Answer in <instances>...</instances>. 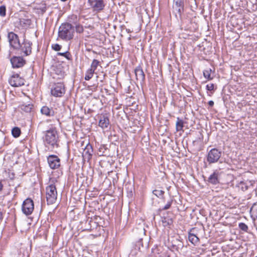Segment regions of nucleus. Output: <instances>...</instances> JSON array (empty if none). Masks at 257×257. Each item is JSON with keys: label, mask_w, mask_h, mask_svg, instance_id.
<instances>
[{"label": "nucleus", "mask_w": 257, "mask_h": 257, "mask_svg": "<svg viewBox=\"0 0 257 257\" xmlns=\"http://www.w3.org/2000/svg\"><path fill=\"white\" fill-rule=\"evenodd\" d=\"M43 137L45 146L48 149H53L58 147L59 137L57 131L55 127L50 128L44 132Z\"/></svg>", "instance_id": "nucleus-1"}, {"label": "nucleus", "mask_w": 257, "mask_h": 257, "mask_svg": "<svg viewBox=\"0 0 257 257\" xmlns=\"http://www.w3.org/2000/svg\"><path fill=\"white\" fill-rule=\"evenodd\" d=\"M74 34V28L71 24L66 23L59 27L58 37L62 40L68 41L73 39Z\"/></svg>", "instance_id": "nucleus-2"}, {"label": "nucleus", "mask_w": 257, "mask_h": 257, "mask_svg": "<svg viewBox=\"0 0 257 257\" xmlns=\"http://www.w3.org/2000/svg\"><path fill=\"white\" fill-rule=\"evenodd\" d=\"M46 199L48 204L55 203L57 198V191L55 185L51 184L46 187Z\"/></svg>", "instance_id": "nucleus-3"}, {"label": "nucleus", "mask_w": 257, "mask_h": 257, "mask_svg": "<svg viewBox=\"0 0 257 257\" xmlns=\"http://www.w3.org/2000/svg\"><path fill=\"white\" fill-rule=\"evenodd\" d=\"M222 155L221 151L213 148L210 150L207 156V161L209 164H213L217 162Z\"/></svg>", "instance_id": "nucleus-4"}, {"label": "nucleus", "mask_w": 257, "mask_h": 257, "mask_svg": "<svg viewBox=\"0 0 257 257\" xmlns=\"http://www.w3.org/2000/svg\"><path fill=\"white\" fill-rule=\"evenodd\" d=\"M88 4L90 9L96 13L102 11L105 7L103 0H88Z\"/></svg>", "instance_id": "nucleus-5"}, {"label": "nucleus", "mask_w": 257, "mask_h": 257, "mask_svg": "<svg viewBox=\"0 0 257 257\" xmlns=\"http://www.w3.org/2000/svg\"><path fill=\"white\" fill-rule=\"evenodd\" d=\"M34 202L31 198H28L23 202L22 209L23 212L26 215L31 214L34 210Z\"/></svg>", "instance_id": "nucleus-6"}, {"label": "nucleus", "mask_w": 257, "mask_h": 257, "mask_svg": "<svg viewBox=\"0 0 257 257\" xmlns=\"http://www.w3.org/2000/svg\"><path fill=\"white\" fill-rule=\"evenodd\" d=\"M51 93L55 97L62 96L65 93L64 85L60 83L55 84L51 88Z\"/></svg>", "instance_id": "nucleus-7"}, {"label": "nucleus", "mask_w": 257, "mask_h": 257, "mask_svg": "<svg viewBox=\"0 0 257 257\" xmlns=\"http://www.w3.org/2000/svg\"><path fill=\"white\" fill-rule=\"evenodd\" d=\"M8 38L11 47L16 49L20 47V44L17 35L11 32L8 33Z\"/></svg>", "instance_id": "nucleus-8"}, {"label": "nucleus", "mask_w": 257, "mask_h": 257, "mask_svg": "<svg viewBox=\"0 0 257 257\" xmlns=\"http://www.w3.org/2000/svg\"><path fill=\"white\" fill-rule=\"evenodd\" d=\"M10 84L14 87L21 86L25 84V80L18 74H14L9 79Z\"/></svg>", "instance_id": "nucleus-9"}, {"label": "nucleus", "mask_w": 257, "mask_h": 257, "mask_svg": "<svg viewBox=\"0 0 257 257\" xmlns=\"http://www.w3.org/2000/svg\"><path fill=\"white\" fill-rule=\"evenodd\" d=\"M47 161L50 167L52 169H57L60 166V160L56 155H52L49 156Z\"/></svg>", "instance_id": "nucleus-10"}, {"label": "nucleus", "mask_w": 257, "mask_h": 257, "mask_svg": "<svg viewBox=\"0 0 257 257\" xmlns=\"http://www.w3.org/2000/svg\"><path fill=\"white\" fill-rule=\"evenodd\" d=\"M11 62L13 68L23 67L26 63L25 60L22 57L14 56L11 59Z\"/></svg>", "instance_id": "nucleus-11"}, {"label": "nucleus", "mask_w": 257, "mask_h": 257, "mask_svg": "<svg viewBox=\"0 0 257 257\" xmlns=\"http://www.w3.org/2000/svg\"><path fill=\"white\" fill-rule=\"evenodd\" d=\"M184 3L183 0H173V9L174 12L181 15L184 11Z\"/></svg>", "instance_id": "nucleus-12"}, {"label": "nucleus", "mask_w": 257, "mask_h": 257, "mask_svg": "<svg viewBox=\"0 0 257 257\" xmlns=\"http://www.w3.org/2000/svg\"><path fill=\"white\" fill-rule=\"evenodd\" d=\"M136 79L141 83H144L145 80V75L141 66H138L135 70Z\"/></svg>", "instance_id": "nucleus-13"}, {"label": "nucleus", "mask_w": 257, "mask_h": 257, "mask_svg": "<svg viewBox=\"0 0 257 257\" xmlns=\"http://www.w3.org/2000/svg\"><path fill=\"white\" fill-rule=\"evenodd\" d=\"M32 43L28 41H24L21 47V50L22 52L26 55H29L32 52Z\"/></svg>", "instance_id": "nucleus-14"}, {"label": "nucleus", "mask_w": 257, "mask_h": 257, "mask_svg": "<svg viewBox=\"0 0 257 257\" xmlns=\"http://www.w3.org/2000/svg\"><path fill=\"white\" fill-rule=\"evenodd\" d=\"M109 124V120L108 117L105 115H102L100 117L98 125L102 128L107 127Z\"/></svg>", "instance_id": "nucleus-15"}, {"label": "nucleus", "mask_w": 257, "mask_h": 257, "mask_svg": "<svg viewBox=\"0 0 257 257\" xmlns=\"http://www.w3.org/2000/svg\"><path fill=\"white\" fill-rule=\"evenodd\" d=\"M93 153V149L90 144H88L84 150L83 156L88 160L91 159Z\"/></svg>", "instance_id": "nucleus-16"}, {"label": "nucleus", "mask_w": 257, "mask_h": 257, "mask_svg": "<svg viewBox=\"0 0 257 257\" xmlns=\"http://www.w3.org/2000/svg\"><path fill=\"white\" fill-rule=\"evenodd\" d=\"M194 231V228H192L190 230L188 234V239L190 242L195 245L199 242V239L196 236V235L193 232Z\"/></svg>", "instance_id": "nucleus-17"}, {"label": "nucleus", "mask_w": 257, "mask_h": 257, "mask_svg": "<svg viewBox=\"0 0 257 257\" xmlns=\"http://www.w3.org/2000/svg\"><path fill=\"white\" fill-rule=\"evenodd\" d=\"M41 112L42 114L49 117L53 116L55 114L53 109L50 108L47 106H44L41 108Z\"/></svg>", "instance_id": "nucleus-18"}, {"label": "nucleus", "mask_w": 257, "mask_h": 257, "mask_svg": "<svg viewBox=\"0 0 257 257\" xmlns=\"http://www.w3.org/2000/svg\"><path fill=\"white\" fill-rule=\"evenodd\" d=\"M219 172L216 171L214 172L208 178V182L212 184H217L219 183Z\"/></svg>", "instance_id": "nucleus-19"}, {"label": "nucleus", "mask_w": 257, "mask_h": 257, "mask_svg": "<svg viewBox=\"0 0 257 257\" xmlns=\"http://www.w3.org/2000/svg\"><path fill=\"white\" fill-rule=\"evenodd\" d=\"M71 18L73 19L74 20H75V21L74 22V23L76 24L75 27L76 32L78 33H83L84 31L83 26L79 24H76L77 20V16L76 15H72L71 16Z\"/></svg>", "instance_id": "nucleus-20"}, {"label": "nucleus", "mask_w": 257, "mask_h": 257, "mask_svg": "<svg viewBox=\"0 0 257 257\" xmlns=\"http://www.w3.org/2000/svg\"><path fill=\"white\" fill-rule=\"evenodd\" d=\"M19 23L21 26L24 28H26L29 27L31 25L32 21L30 19H20Z\"/></svg>", "instance_id": "nucleus-21"}, {"label": "nucleus", "mask_w": 257, "mask_h": 257, "mask_svg": "<svg viewBox=\"0 0 257 257\" xmlns=\"http://www.w3.org/2000/svg\"><path fill=\"white\" fill-rule=\"evenodd\" d=\"M184 121L180 119L179 117L177 118V121L176 123V130L177 132L183 130L184 127Z\"/></svg>", "instance_id": "nucleus-22"}, {"label": "nucleus", "mask_w": 257, "mask_h": 257, "mask_svg": "<svg viewBox=\"0 0 257 257\" xmlns=\"http://www.w3.org/2000/svg\"><path fill=\"white\" fill-rule=\"evenodd\" d=\"M162 222L163 226L170 227L173 224V221L171 218L163 217L162 218Z\"/></svg>", "instance_id": "nucleus-23"}, {"label": "nucleus", "mask_w": 257, "mask_h": 257, "mask_svg": "<svg viewBox=\"0 0 257 257\" xmlns=\"http://www.w3.org/2000/svg\"><path fill=\"white\" fill-rule=\"evenodd\" d=\"M33 105L32 104H23L20 106L21 109L26 112H30L33 109Z\"/></svg>", "instance_id": "nucleus-24"}, {"label": "nucleus", "mask_w": 257, "mask_h": 257, "mask_svg": "<svg viewBox=\"0 0 257 257\" xmlns=\"http://www.w3.org/2000/svg\"><path fill=\"white\" fill-rule=\"evenodd\" d=\"M212 70L210 68H207L203 71V76L205 78L208 80H212L213 77L211 76Z\"/></svg>", "instance_id": "nucleus-25"}, {"label": "nucleus", "mask_w": 257, "mask_h": 257, "mask_svg": "<svg viewBox=\"0 0 257 257\" xmlns=\"http://www.w3.org/2000/svg\"><path fill=\"white\" fill-rule=\"evenodd\" d=\"M21 133V130L18 127H15L12 130V134L14 138L19 137Z\"/></svg>", "instance_id": "nucleus-26"}, {"label": "nucleus", "mask_w": 257, "mask_h": 257, "mask_svg": "<svg viewBox=\"0 0 257 257\" xmlns=\"http://www.w3.org/2000/svg\"><path fill=\"white\" fill-rule=\"evenodd\" d=\"M99 63L100 62L98 60L96 59H93L91 63L90 68L89 69L95 72V71L96 69L98 66L99 65Z\"/></svg>", "instance_id": "nucleus-27"}, {"label": "nucleus", "mask_w": 257, "mask_h": 257, "mask_svg": "<svg viewBox=\"0 0 257 257\" xmlns=\"http://www.w3.org/2000/svg\"><path fill=\"white\" fill-rule=\"evenodd\" d=\"M95 72L92 70L88 69L85 74V80H89L93 76V74Z\"/></svg>", "instance_id": "nucleus-28"}, {"label": "nucleus", "mask_w": 257, "mask_h": 257, "mask_svg": "<svg viewBox=\"0 0 257 257\" xmlns=\"http://www.w3.org/2000/svg\"><path fill=\"white\" fill-rule=\"evenodd\" d=\"M153 193L158 198H161L163 196L164 191L161 190L156 189L153 191Z\"/></svg>", "instance_id": "nucleus-29"}, {"label": "nucleus", "mask_w": 257, "mask_h": 257, "mask_svg": "<svg viewBox=\"0 0 257 257\" xmlns=\"http://www.w3.org/2000/svg\"><path fill=\"white\" fill-rule=\"evenodd\" d=\"M238 227L241 230L244 232H247L248 226L244 223L241 222L238 224Z\"/></svg>", "instance_id": "nucleus-30"}, {"label": "nucleus", "mask_w": 257, "mask_h": 257, "mask_svg": "<svg viewBox=\"0 0 257 257\" xmlns=\"http://www.w3.org/2000/svg\"><path fill=\"white\" fill-rule=\"evenodd\" d=\"M58 55H60V56H64V57L67 58L68 60H70L71 59V54L68 51H66V52H64V53H58Z\"/></svg>", "instance_id": "nucleus-31"}, {"label": "nucleus", "mask_w": 257, "mask_h": 257, "mask_svg": "<svg viewBox=\"0 0 257 257\" xmlns=\"http://www.w3.org/2000/svg\"><path fill=\"white\" fill-rule=\"evenodd\" d=\"M6 8L5 6H2L0 7V16L2 17H5L6 16Z\"/></svg>", "instance_id": "nucleus-32"}, {"label": "nucleus", "mask_w": 257, "mask_h": 257, "mask_svg": "<svg viewBox=\"0 0 257 257\" xmlns=\"http://www.w3.org/2000/svg\"><path fill=\"white\" fill-rule=\"evenodd\" d=\"M61 46L59 45L58 44H55L52 45V48L53 50H54L56 51H58L60 50L61 49Z\"/></svg>", "instance_id": "nucleus-33"}, {"label": "nucleus", "mask_w": 257, "mask_h": 257, "mask_svg": "<svg viewBox=\"0 0 257 257\" xmlns=\"http://www.w3.org/2000/svg\"><path fill=\"white\" fill-rule=\"evenodd\" d=\"M241 189L243 191H245L248 189V185L247 183H245L244 182H241L240 184Z\"/></svg>", "instance_id": "nucleus-34"}, {"label": "nucleus", "mask_w": 257, "mask_h": 257, "mask_svg": "<svg viewBox=\"0 0 257 257\" xmlns=\"http://www.w3.org/2000/svg\"><path fill=\"white\" fill-rule=\"evenodd\" d=\"M214 88V85L213 83H210L206 85V89L208 91L213 90Z\"/></svg>", "instance_id": "nucleus-35"}, {"label": "nucleus", "mask_w": 257, "mask_h": 257, "mask_svg": "<svg viewBox=\"0 0 257 257\" xmlns=\"http://www.w3.org/2000/svg\"><path fill=\"white\" fill-rule=\"evenodd\" d=\"M171 204H172L171 201L168 202V203L165 205V206L162 209L163 210H167V209H169L171 207Z\"/></svg>", "instance_id": "nucleus-36"}, {"label": "nucleus", "mask_w": 257, "mask_h": 257, "mask_svg": "<svg viewBox=\"0 0 257 257\" xmlns=\"http://www.w3.org/2000/svg\"><path fill=\"white\" fill-rule=\"evenodd\" d=\"M41 11L42 14H44L46 11V8L45 7H43L40 9Z\"/></svg>", "instance_id": "nucleus-37"}, {"label": "nucleus", "mask_w": 257, "mask_h": 257, "mask_svg": "<svg viewBox=\"0 0 257 257\" xmlns=\"http://www.w3.org/2000/svg\"><path fill=\"white\" fill-rule=\"evenodd\" d=\"M208 105L211 107L213 106L214 105V102L212 100H210L208 102Z\"/></svg>", "instance_id": "nucleus-38"}, {"label": "nucleus", "mask_w": 257, "mask_h": 257, "mask_svg": "<svg viewBox=\"0 0 257 257\" xmlns=\"http://www.w3.org/2000/svg\"><path fill=\"white\" fill-rule=\"evenodd\" d=\"M3 185L2 184V182H0V191H1L3 189Z\"/></svg>", "instance_id": "nucleus-39"}, {"label": "nucleus", "mask_w": 257, "mask_h": 257, "mask_svg": "<svg viewBox=\"0 0 257 257\" xmlns=\"http://www.w3.org/2000/svg\"><path fill=\"white\" fill-rule=\"evenodd\" d=\"M12 177H11V179H13V178H14V174H12Z\"/></svg>", "instance_id": "nucleus-40"}, {"label": "nucleus", "mask_w": 257, "mask_h": 257, "mask_svg": "<svg viewBox=\"0 0 257 257\" xmlns=\"http://www.w3.org/2000/svg\"><path fill=\"white\" fill-rule=\"evenodd\" d=\"M15 192H17V188L16 187L15 189Z\"/></svg>", "instance_id": "nucleus-41"}]
</instances>
